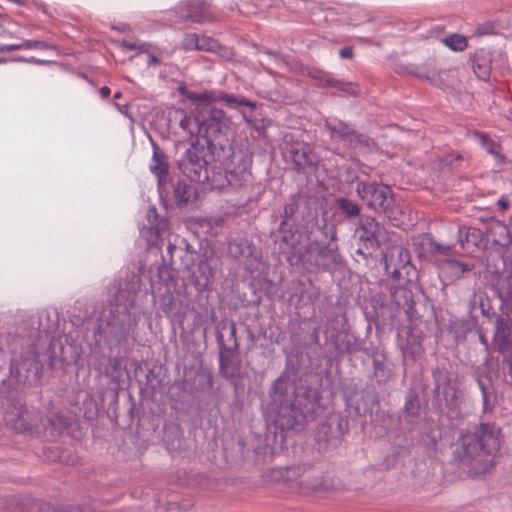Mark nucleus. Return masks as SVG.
Listing matches in <instances>:
<instances>
[{"label":"nucleus","instance_id":"obj_36","mask_svg":"<svg viewBox=\"0 0 512 512\" xmlns=\"http://www.w3.org/2000/svg\"><path fill=\"white\" fill-rule=\"evenodd\" d=\"M504 271L499 279V293L512 309V260L503 259Z\"/></svg>","mask_w":512,"mask_h":512},{"label":"nucleus","instance_id":"obj_38","mask_svg":"<svg viewBox=\"0 0 512 512\" xmlns=\"http://www.w3.org/2000/svg\"><path fill=\"white\" fill-rule=\"evenodd\" d=\"M195 194L196 191L194 187L184 180H178L173 185V196L179 206L187 205Z\"/></svg>","mask_w":512,"mask_h":512},{"label":"nucleus","instance_id":"obj_14","mask_svg":"<svg viewBox=\"0 0 512 512\" xmlns=\"http://www.w3.org/2000/svg\"><path fill=\"white\" fill-rule=\"evenodd\" d=\"M432 376L434 379L433 393L435 398L439 401H444L450 417H459L458 389L453 384L450 373L444 368L437 367L433 370Z\"/></svg>","mask_w":512,"mask_h":512},{"label":"nucleus","instance_id":"obj_17","mask_svg":"<svg viewBox=\"0 0 512 512\" xmlns=\"http://www.w3.org/2000/svg\"><path fill=\"white\" fill-rule=\"evenodd\" d=\"M176 13L184 21L195 23L213 22L217 15L204 0H185L178 4Z\"/></svg>","mask_w":512,"mask_h":512},{"label":"nucleus","instance_id":"obj_4","mask_svg":"<svg viewBox=\"0 0 512 512\" xmlns=\"http://www.w3.org/2000/svg\"><path fill=\"white\" fill-rule=\"evenodd\" d=\"M212 157L209 145L201 144L196 137L178 161V168L191 181L205 182L208 178V167Z\"/></svg>","mask_w":512,"mask_h":512},{"label":"nucleus","instance_id":"obj_56","mask_svg":"<svg viewBox=\"0 0 512 512\" xmlns=\"http://www.w3.org/2000/svg\"><path fill=\"white\" fill-rule=\"evenodd\" d=\"M450 266L456 273H464L467 271H471L473 268V265L458 260L450 261Z\"/></svg>","mask_w":512,"mask_h":512},{"label":"nucleus","instance_id":"obj_3","mask_svg":"<svg viewBox=\"0 0 512 512\" xmlns=\"http://www.w3.org/2000/svg\"><path fill=\"white\" fill-rule=\"evenodd\" d=\"M123 297L119 287L115 299L103 307L93 332L96 341L114 342L119 346L127 343L135 321L127 304L121 302Z\"/></svg>","mask_w":512,"mask_h":512},{"label":"nucleus","instance_id":"obj_25","mask_svg":"<svg viewBox=\"0 0 512 512\" xmlns=\"http://www.w3.org/2000/svg\"><path fill=\"white\" fill-rule=\"evenodd\" d=\"M30 373L25 362L12 361L9 377L1 382L0 393H9L12 390H17L20 385H26L30 380Z\"/></svg>","mask_w":512,"mask_h":512},{"label":"nucleus","instance_id":"obj_55","mask_svg":"<svg viewBox=\"0 0 512 512\" xmlns=\"http://www.w3.org/2000/svg\"><path fill=\"white\" fill-rule=\"evenodd\" d=\"M13 24L12 19L8 15L0 14V36L11 35L10 26Z\"/></svg>","mask_w":512,"mask_h":512},{"label":"nucleus","instance_id":"obj_61","mask_svg":"<svg viewBox=\"0 0 512 512\" xmlns=\"http://www.w3.org/2000/svg\"><path fill=\"white\" fill-rule=\"evenodd\" d=\"M492 391L482 393L483 400V412H491L493 409V405L490 402Z\"/></svg>","mask_w":512,"mask_h":512},{"label":"nucleus","instance_id":"obj_9","mask_svg":"<svg viewBox=\"0 0 512 512\" xmlns=\"http://www.w3.org/2000/svg\"><path fill=\"white\" fill-rule=\"evenodd\" d=\"M178 92L181 96L194 104L210 105L216 102H223L227 107L232 109L239 106H246L252 110H255L258 106L256 101H251L243 96L229 94L224 91L205 89L197 92L189 90L184 84H180L178 86Z\"/></svg>","mask_w":512,"mask_h":512},{"label":"nucleus","instance_id":"obj_40","mask_svg":"<svg viewBox=\"0 0 512 512\" xmlns=\"http://www.w3.org/2000/svg\"><path fill=\"white\" fill-rule=\"evenodd\" d=\"M177 113H180L182 116L179 122L180 128L185 131L190 138L201 133V123L196 116L185 114L182 110L177 111Z\"/></svg>","mask_w":512,"mask_h":512},{"label":"nucleus","instance_id":"obj_10","mask_svg":"<svg viewBox=\"0 0 512 512\" xmlns=\"http://www.w3.org/2000/svg\"><path fill=\"white\" fill-rule=\"evenodd\" d=\"M348 431V421L340 416L328 418L320 423L315 431L314 440L319 452L326 453L336 450L343 442Z\"/></svg>","mask_w":512,"mask_h":512},{"label":"nucleus","instance_id":"obj_48","mask_svg":"<svg viewBox=\"0 0 512 512\" xmlns=\"http://www.w3.org/2000/svg\"><path fill=\"white\" fill-rule=\"evenodd\" d=\"M499 233L498 239H493V242L500 246H508L512 243V236L510 235L509 228L504 224H497L494 228Z\"/></svg>","mask_w":512,"mask_h":512},{"label":"nucleus","instance_id":"obj_22","mask_svg":"<svg viewBox=\"0 0 512 512\" xmlns=\"http://www.w3.org/2000/svg\"><path fill=\"white\" fill-rule=\"evenodd\" d=\"M284 157L294 164L297 172H304L307 167L313 165V156L310 146L304 142H295L284 149Z\"/></svg>","mask_w":512,"mask_h":512},{"label":"nucleus","instance_id":"obj_43","mask_svg":"<svg viewBox=\"0 0 512 512\" xmlns=\"http://www.w3.org/2000/svg\"><path fill=\"white\" fill-rule=\"evenodd\" d=\"M442 41L450 50L456 52H462L468 47L467 37L458 33L447 35Z\"/></svg>","mask_w":512,"mask_h":512},{"label":"nucleus","instance_id":"obj_2","mask_svg":"<svg viewBox=\"0 0 512 512\" xmlns=\"http://www.w3.org/2000/svg\"><path fill=\"white\" fill-rule=\"evenodd\" d=\"M500 429L494 423H480L474 432L461 431L453 460L473 476L490 471L500 450Z\"/></svg>","mask_w":512,"mask_h":512},{"label":"nucleus","instance_id":"obj_60","mask_svg":"<svg viewBox=\"0 0 512 512\" xmlns=\"http://www.w3.org/2000/svg\"><path fill=\"white\" fill-rule=\"evenodd\" d=\"M168 504L172 506L170 509L177 508L184 511H187L193 507V502L191 500H184L182 502L172 500L168 502Z\"/></svg>","mask_w":512,"mask_h":512},{"label":"nucleus","instance_id":"obj_59","mask_svg":"<svg viewBox=\"0 0 512 512\" xmlns=\"http://www.w3.org/2000/svg\"><path fill=\"white\" fill-rule=\"evenodd\" d=\"M177 244H179V252L180 253L178 254V258H180V259L183 257V252L184 251L186 253L194 252V249L187 242V240L185 238L177 237Z\"/></svg>","mask_w":512,"mask_h":512},{"label":"nucleus","instance_id":"obj_19","mask_svg":"<svg viewBox=\"0 0 512 512\" xmlns=\"http://www.w3.org/2000/svg\"><path fill=\"white\" fill-rule=\"evenodd\" d=\"M385 268L393 279L399 280L406 277L408 281H411L410 276L414 267L411 264L409 250L403 247L393 248L385 259Z\"/></svg>","mask_w":512,"mask_h":512},{"label":"nucleus","instance_id":"obj_44","mask_svg":"<svg viewBox=\"0 0 512 512\" xmlns=\"http://www.w3.org/2000/svg\"><path fill=\"white\" fill-rule=\"evenodd\" d=\"M336 203L343 214L349 218L356 217L360 214V206L349 198H338Z\"/></svg>","mask_w":512,"mask_h":512},{"label":"nucleus","instance_id":"obj_16","mask_svg":"<svg viewBox=\"0 0 512 512\" xmlns=\"http://www.w3.org/2000/svg\"><path fill=\"white\" fill-rule=\"evenodd\" d=\"M423 333L412 325L403 326L397 332V346L400 349L403 359L415 361L423 352Z\"/></svg>","mask_w":512,"mask_h":512},{"label":"nucleus","instance_id":"obj_7","mask_svg":"<svg viewBox=\"0 0 512 512\" xmlns=\"http://www.w3.org/2000/svg\"><path fill=\"white\" fill-rule=\"evenodd\" d=\"M158 276L165 282V291L159 300L160 308L166 316L182 325L186 316L187 304L184 303L180 291H171V287L176 286L177 278L167 267L159 268Z\"/></svg>","mask_w":512,"mask_h":512},{"label":"nucleus","instance_id":"obj_41","mask_svg":"<svg viewBox=\"0 0 512 512\" xmlns=\"http://www.w3.org/2000/svg\"><path fill=\"white\" fill-rule=\"evenodd\" d=\"M404 413L407 416L416 417L419 415V396L415 389H410L405 397Z\"/></svg>","mask_w":512,"mask_h":512},{"label":"nucleus","instance_id":"obj_21","mask_svg":"<svg viewBox=\"0 0 512 512\" xmlns=\"http://www.w3.org/2000/svg\"><path fill=\"white\" fill-rule=\"evenodd\" d=\"M228 119L226 118L225 112L218 108L210 109L205 119L200 122L201 132L206 138V144L211 143L210 139L217 138L219 135L224 133L227 128Z\"/></svg>","mask_w":512,"mask_h":512},{"label":"nucleus","instance_id":"obj_39","mask_svg":"<svg viewBox=\"0 0 512 512\" xmlns=\"http://www.w3.org/2000/svg\"><path fill=\"white\" fill-rule=\"evenodd\" d=\"M58 327V314L56 311L42 310L39 313V332L51 333Z\"/></svg>","mask_w":512,"mask_h":512},{"label":"nucleus","instance_id":"obj_24","mask_svg":"<svg viewBox=\"0 0 512 512\" xmlns=\"http://www.w3.org/2000/svg\"><path fill=\"white\" fill-rule=\"evenodd\" d=\"M287 485L290 492L299 493L305 496L328 497L333 494L337 487L329 482H278Z\"/></svg>","mask_w":512,"mask_h":512},{"label":"nucleus","instance_id":"obj_37","mask_svg":"<svg viewBox=\"0 0 512 512\" xmlns=\"http://www.w3.org/2000/svg\"><path fill=\"white\" fill-rule=\"evenodd\" d=\"M345 145L361 152H369L375 147V141L369 135L353 129Z\"/></svg>","mask_w":512,"mask_h":512},{"label":"nucleus","instance_id":"obj_50","mask_svg":"<svg viewBox=\"0 0 512 512\" xmlns=\"http://www.w3.org/2000/svg\"><path fill=\"white\" fill-rule=\"evenodd\" d=\"M199 47V34L187 33L181 41V48L185 51L196 50Z\"/></svg>","mask_w":512,"mask_h":512},{"label":"nucleus","instance_id":"obj_31","mask_svg":"<svg viewBox=\"0 0 512 512\" xmlns=\"http://www.w3.org/2000/svg\"><path fill=\"white\" fill-rule=\"evenodd\" d=\"M461 248L469 253L483 246L484 238L480 229L475 227H460L458 231Z\"/></svg>","mask_w":512,"mask_h":512},{"label":"nucleus","instance_id":"obj_11","mask_svg":"<svg viewBox=\"0 0 512 512\" xmlns=\"http://www.w3.org/2000/svg\"><path fill=\"white\" fill-rule=\"evenodd\" d=\"M252 157L243 149H233L224 166L229 178V187L238 190L252 181Z\"/></svg>","mask_w":512,"mask_h":512},{"label":"nucleus","instance_id":"obj_20","mask_svg":"<svg viewBox=\"0 0 512 512\" xmlns=\"http://www.w3.org/2000/svg\"><path fill=\"white\" fill-rule=\"evenodd\" d=\"M364 353L371 358L373 365L372 377L378 385L388 383L393 376V371L387 359V354L380 347L365 349Z\"/></svg>","mask_w":512,"mask_h":512},{"label":"nucleus","instance_id":"obj_35","mask_svg":"<svg viewBox=\"0 0 512 512\" xmlns=\"http://www.w3.org/2000/svg\"><path fill=\"white\" fill-rule=\"evenodd\" d=\"M203 184H207L213 190H223L229 187V178L227 176L225 166L222 168L215 164L208 167V178Z\"/></svg>","mask_w":512,"mask_h":512},{"label":"nucleus","instance_id":"obj_13","mask_svg":"<svg viewBox=\"0 0 512 512\" xmlns=\"http://www.w3.org/2000/svg\"><path fill=\"white\" fill-rule=\"evenodd\" d=\"M302 237L303 234L297 228V225L282 227V222L280 223L278 235L274 242L278 247V254L283 256L290 265H300L304 250V246L301 245Z\"/></svg>","mask_w":512,"mask_h":512},{"label":"nucleus","instance_id":"obj_6","mask_svg":"<svg viewBox=\"0 0 512 512\" xmlns=\"http://www.w3.org/2000/svg\"><path fill=\"white\" fill-rule=\"evenodd\" d=\"M356 234L358 235L356 254L364 259L371 257L388 239L385 227L371 216L360 218Z\"/></svg>","mask_w":512,"mask_h":512},{"label":"nucleus","instance_id":"obj_52","mask_svg":"<svg viewBox=\"0 0 512 512\" xmlns=\"http://www.w3.org/2000/svg\"><path fill=\"white\" fill-rule=\"evenodd\" d=\"M120 46L126 50H137L139 53H148L150 50V44L145 42H131L123 40Z\"/></svg>","mask_w":512,"mask_h":512},{"label":"nucleus","instance_id":"obj_53","mask_svg":"<svg viewBox=\"0 0 512 512\" xmlns=\"http://www.w3.org/2000/svg\"><path fill=\"white\" fill-rule=\"evenodd\" d=\"M496 25L492 21H485L477 25L474 34L477 36H485L494 34Z\"/></svg>","mask_w":512,"mask_h":512},{"label":"nucleus","instance_id":"obj_27","mask_svg":"<svg viewBox=\"0 0 512 512\" xmlns=\"http://www.w3.org/2000/svg\"><path fill=\"white\" fill-rule=\"evenodd\" d=\"M216 342L218 347H233L239 350L240 343L236 336V324L233 320L223 318L215 325Z\"/></svg>","mask_w":512,"mask_h":512},{"label":"nucleus","instance_id":"obj_46","mask_svg":"<svg viewBox=\"0 0 512 512\" xmlns=\"http://www.w3.org/2000/svg\"><path fill=\"white\" fill-rule=\"evenodd\" d=\"M223 48L219 41L213 37L199 35V47H197V51L220 53Z\"/></svg>","mask_w":512,"mask_h":512},{"label":"nucleus","instance_id":"obj_8","mask_svg":"<svg viewBox=\"0 0 512 512\" xmlns=\"http://www.w3.org/2000/svg\"><path fill=\"white\" fill-rule=\"evenodd\" d=\"M40 418L41 413L37 408L28 407L19 400L9 401L4 412V421L17 433L38 432Z\"/></svg>","mask_w":512,"mask_h":512},{"label":"nucleus","instance_id":"obj_63","mask_svg":"<svg viewBox=\"0 0 512 512\" xmlns=\"http://www.w3.org/2000/svg\"><path fill=\"white\" fill-rule=\"evenodd\" d=\"M339 55L341 58H352L354 55L352 47L345 46L341 48L339 51Z\"/></svg>","mask_w":512,"mask_h":512},{"label":"nucleus","instance_id":"obj_32","mask_svg":"<svg viewBox=\"0 0 512 512\" xmlns=\"http://www.w3.org/2000/svg\"><path fill=\"white\" fill-rule=\"evenodd\" d=\"M324 127L329 132L331 139H339L344 144L354 129L349 123L333 116L324 119Z\"/></svg>","mask_w":512,"mask_h":512},{"label":"nucleus","instance_id":"obj_23","mask_svg":"<svg viewBox=\"0 0 512 512\" xmlns=\"http://www.w3.org/2000/svg\"><path fill=\"white\" fill-rule=\"evenodd\" d=\"M219 349V371L227 379H235L240 376L241 361L239 350L236 345L233 347H218Z\"/></svg>","mask_w":512,"mask_h":512},{"label":"nucleus","instance_id":"obj_54","mask_svg":"<svg viewBox=\"0 0 512 512\" xmlns=\"http://www.w3.org/2000/svg\"><path fill=\"white\" fill-rule=\"evenodd\" d=\"M504 378L507 384L512 387V353L503 360Z\"/></svg>","mask_w":512,"mask_h":512},{"label":"nucleus","instance_id":"obj_28","mask_svg":"<svg viewBox=\"0 0 512 512\" xmlns=\"http://www.w3.org/2000/svg\"><path fill=\"white\" fill-rule=\"evenodd\" d=\"M215 273L207 259L201 260L191 274V283L198 292L209 290L214 282Z\"/></svg>","mask_w":512,"mask_h":512},{"label":"nucleus","instance_id":"obj_57","mask_svg":"<svg viewBox=\"0 0 512 512\" xmlns=\"http://www.w3.org/2000/svg\"><path fill=\"white\" fill-rule=\"evenodd\" d=\"M11 61L25 62V63L36 64V65H46V64L50 63V61H48V60H42V59H38L35 57L25 58L23 56H17V57L11 58Z\"/></svg>","mask_w":512,"mask_h":512},{"label":"nucleus","instance_id":"obj_51","mask_svg":"<svg viewBox=\"0 0 512 512\" xmlns=\"http://www.w3.org/2000/svg\"><path fill=\"white\" fill-rule=\"evenodd\" d=\"M251 111L249 113L242 112L243 118L245 121L251 125L252 128L255 130H261L265 127L264 119L262 117H258L254 110L250 109Z\"/></svg>","mask_w":512,"mask_h":512},{"label":"nucleus","instance_id":"obj_5","mask_svg":"<svg viewBox=\"0 0 512 512\" xmlns=\"http://www.w3.org/2000/svg\"><path fill=\"white\" fill-rule=\"evenodd\" d=\"M335 238V232L331 236V240ZM340 255L338 253L337 244L330 241L327 244L314 240L304 245L301 255L300 265L308 270H330L339 262Z\"/></svg>","mask_w":512,"mask_h":512},{"label":"nucleus","instance_id":"obj_34","mask_svg":"<svg viewBox=\"0 0 512 512\" xmlns=\"http://www.w3.org/2000/svg\"><path fill=\"white\" fill-rule=\"evenodd\" d=\"M69 426V417L62 412H54L47 417V424L44 426V429L51 439H56L62 435Z\"/></svg>","mask_w":512,"mask_h":512},{"label":"nucleus","instance_id":"obj_33","mask_svg":"<svg viewBox=\"0 0 512 512\" xmlns=\"http://www.w3.org/2000/svg\"><path fill=\"white\" fill-rule=\"evenodd\" d=\"M153 155L149 166L151 173L157 178L159 186H161L168 177V163L165 155L159 146L152 140Z\"/></svg>","mask_w":512,"mask_h":512},{"label":"nucleus","instance_id":"obj_62","mask_svg":"<svg viewBox=\"0 0 512 512\" xmlns=\"http://www.w3.org/2000/svg\"><path fill=\"white\" fill-rule=\"evenodd\" d=\"M167 252L170 255V260L174 261V257L177 256L180 253L179 252V244H177V237L175 238L174 243L169 242L167 246Z\"/></svg>","mask_w":512,"mask_h":512},{"label":"nucleus","instance_id":"obj_42","mask_svg":"<svg viewBox=\"0 0 512 512\" xmlns=\"http://www.w3.org/2000/svg\"><path fill=\"white\" fill-rule=\"evenodd\" d=\"M474 135L484 150L489 154L500 156V145L489 134L476 131Z\"/></svg>","mask_w":512,"mask_h":512},{"label":"nucleus","instance_id":"obj_49","mask_svg":"<svg viewBox=\"0 0 512 512\" xmlns=\"http://www.w3.org/2000/svg\"><path fill=\"white\" fill-rule=\"evenodd\" d=\"M25 50H57V45L43 40H24Z\"/></svg>","mask_w":512,"mask_h":512},{"label":"nucleus","instance_id":"obj_12","mask_svg":"<svg viewBox=\"0 0 512 512\" xmlns=\"http://www.w3.org/2000/svg\"><path fill=\"white\" fill-rule=\"evenodd\" d=\"M356 193L369 208L386 213L394 200L388 185L375 181H357Z\"/></svg>","mask_w":512,"mask_h":512},{"label":"nucleus","instance_id":"obj_1","mask_svg":"<svg viewBox=\"0 0 512 512\" xmlns=\"http://www.w3.org/2000/svg\"><path fill=\"white\" fill-rule=\"evenodd\" d=\"M319 400L317 389L297 385L281 376L272 384L267 411L274 425L282 431L300 430L309 418H314Z\"/></svg>","mask_w":512,"mask_h":512},{"label":"nucleus","instance_id":"obj_29","mask_svg":"<svg viewBox=\"0 0 512 512\" xmlns=\"http://www.w3.org/2000/svg\"><path fill=\"white\" fill-rule=\"evenodd\" d=\"M389 290L390 304L395 305L396 308L403 310L410 316L415 306L414 294L411 289L401 285L391 286Z\"/></svg>","mask_w":512,"mask_h":512},{"label":"nucleus","instance_id":"obj_47","mask_svg":"<svg viewBox=\"0 0 512 512\" xmlns=\"http://www.w3.org/2000/svg\"><path fill=\"white\" fill-rule=\"evenodd\" d=\"M503 319H497V328L494 334V342L500 352H505L508 349L509 339L505 335L504 329L501 327Z\"/></svg>","mask_w":512,"mask_h":512},{"label":"nucleus","instance_id":"obj_45","mask_svg":"<svg viewBox=\"0 0 512 512\" xmlns=\"http://www.w3.org/2000/svg\"><path fill=\"white\" fill-rule=\"evenodd\" d=\"M421 245L426 247L427 251L433 254H443L446 255L448 251L451 249L450 246H444L435 241V239L427 234L422 237Z\"/></svg>","mask_w":512,"mask_h":512},{"label":"nucleus","instance_id":"obj_30","mask_svg":"<svg viewBox=\"0 0 512 512\" xmlns=\"http://www.w3.org/2000/svg\"><path fill=\"white\" fill-rule=\"evenodd\" d=\"M472 69L478 79L488 81L491 76L492 53L491 51L480 48L475 51L471 57Z\"/></svg>","mask_w":512,"mask_h":512},{"label":"nucleus","instance_id":"obj_15","mask_svg":"<svg viewBox=\"0 0 512 512\" xmlns=\"http://www.w3.org/2000/svg\"><path fill=\"white\" fill-rule=\"evenodd\" d=\"M311 205L312 200L309 196L302 193L291 195L284 206L282 227L288 226L289 220H293L294 225H297L314 218L315 213Z\"/></svg>","mask_w":512,"mask_h":512},{"label":"nucleus","instance_id":"obj_26","mask_svg":"<svg viewBox=\"0 0 512 512\" xmlns=\"http://www.w3.org/2000/svg\"><path fill=\"white\" fill-rule=\"evenodd\" d=\"M319 81L323 88H332L344 95L358 96L360 94L359 86L354 82H346L334 77L331 73L319 71L313 75Z\"/></svg>","mask_w":512,"mask_h":512},{"label":"nucleus","instance_id":"obj_18","mask_svg":"<svg viewBox=\"0 0 512 512\" xmlns=\"http://www.w3.org/2000/svg\"><path fill=\"white\" fill-rule=\"evenodd\" d=\"M325 337L329 344L333 346L334 351L331 352L335 359H340L344 355H351L366 349L362 342L354 335L345 331H325Z\"/></svg>","mask_w":512,"mask_h":512},{"label":"nucleus","instance_id":"obj_64","mask_svg":"<svg viewBox=\"0 0 512 512\" xmlns=\"http://www.w3.org/2000/svg\"><path fill=\"white\" fill-rule=\"evenodd\" d=\"M160 63V59L153 55V54H149L148 56V59H147V64L148 66H156Z\"/></svg>","mask_w":512,"mask_h":512},{"label":"nucleus","instance_id":"obj_58","mask_svg":"<svg viewBox=\"0 0 512 512\" xmlns=\"http://www.w3.org/2000/svg\"><path fill=\"white\" fill-rule=\"evenodd\" d=\"M477 383L479 385L481 393L493 391V387L489 377L479 375L477 377Z\"/></svg>","mask_w":512,"mask_h":512}]
</instances>
